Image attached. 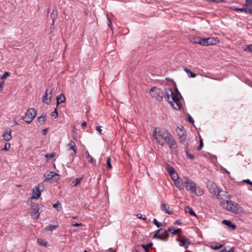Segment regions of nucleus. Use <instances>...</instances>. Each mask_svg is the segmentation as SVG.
I'll return each mask as SVG.
<instances>
[{
  "instance_id": "2",
  "label": "nucleus",
  "mask_w": 252,
  "mask_h": 252,
  "mask_svg": "<svg viewBox=\"0 0 252 252\" xmlns=\"http://www.w3.org/2000/svg\"><path fill=\"white\" fill-rule=\"evenodd\" d=\"M164 93L165 97L170 104L175 109L180 110L182 107L180 101L183 98L177 88L175 87L174 93L169 88H165Z\"/></svg>"
},
{
  "instance_id": "56",
  "label": "nucleus",
  "mask_w": 252,
  "mask_h": 252,
  "mask_svg": "<svg viewBox=\"0 0 252 252\" xmlns=\"http://www.w3.org/2000/svg\"><path fill=\"white\" fill-rule=\"evenodd\" d=\"M202 147H203V142H202V139H201V140H200V144H199V147L197 148V149H198V150H200V149H202Z\"/></svg>"
},
{
  "instance_id": "3",
  "label": "nucleus",
  "mask_w": 252,
  "mask_h": 252,
  "mask_svg": "<svg viewBox=\"0 0 252 252\" xmlns=\"http://www.w3.org/2000/svg\"><path fill=\"white\" fill-rule=\"evenodd\" d=\"M184 186L187 191L193 193L197 196H200L203 194V191L202 190L197 191L196 184L190 179L187 177H184Z\"/></svg>"
},
{
  "instance_id": "6",
  "label": "nucleus",
  "mask_w": 252,
  "mask_h": 252,
  "mask_svg": "<svg viewBox=\"0 0 252 252\" xmlns=\"http://www.w3.org/2000/svg\"><path fill=\"white\" fill-rule=\"evenodd\" d=\"M154 237L163 241H166L168 239L169 234L167 232V230L162 228H160L155 233Z\"/></svg>"
},
{
  "instance_id": "39",
  "label": "nucleus",
  "mask_w": 252,
  "mask_h": 252,
  "mask_svg": "<svg viewBox=\"0 0 252 252\" xmlns=\"http://www.w3.org/2000/svg\"><path fill=\"white\" fill-rule=\"evenodd\" d=\"M10 147V144L9 142H6L5 144V146L3 149H1L2 151H7L9 150Z\"/></svg>"
},
{
  "instance_id": "58",
  "label": "nucleus",
  "mask_w": 252,
  "mask_h": 252,
  "mask_svg": "<svg viewBox=\"0 0 252 252\" xmlns=\"http://www.w3.org/2000/svg\"><path fill=\"white\" fill-rule=\"evenodd\" d=\"M107 18H108V20H109V24H108V26H109V27L110 28H111V26H112V24L111 22L110 21V18H109V17L108 16H107Z\"/></svg>"
},
{
  "instance_id": "13",
  "label": "nucleus",
  "mask_w": 252,
  "mask_h": 252,
  "mask_svg": "<svg viewBox=\"0 0 252 252\" xmlns=\"http://www.w3.org/2000/svg\"><path fill=\"white\" fill-rule=\"evenodd\" d=\"M176 241L181 242L180 246L187 248L190 245L189 240L187 239L185 237L181 236L176 239Z\"/></svg>"
},
{
  "instance_id": "57",
  "label": "nucleus",
  "mask_w": 252,
  "mask_h": 252,
  "mask_svg": "<svg viewBox=\"0 0 252 252\" xmlns=\"http://www.w3.org/2000/svg\"><path fill=\"white\" fill-rule=\"evenodd\" d=\"M174 224L176 225H181L182 224V222L179 220H177L175 221Z\"/></svg>"
},
{
  "instance_id": "18",
  "label": "nucleus",
  "mask_w": 252,
  "mask_h": 252,
  "mask_svg": "<svg viewBox=\"0 0 252 252\" xmlns=\"http://www.w3.org/2000/svg\"><path fill=\"white\" fill-rule=\"evenodd\" d=\"M11 130L7 127L2 134V137L5 141H9L11 139Z\"/></svg>"
},
{
  "instance_id": "27",
  "label": "nucleus",
  "mask_w": 252,
  "mask_h": 252,
  "mask_svg": "<svg viewBox=\"0 0 252 252\" xmlns=\"http://www.w3.org/2000/svg\"><path fill=\"white\" fill-rule=\"evenodd\" d=\"M85 154L87 156V158L88 161L94 164L95 163V160L93 158V157L90 155L88 151L85 152Z\"/></svg>"
},
{
  "instance_id": "28",
  "label": "nucleus",
  "mask_w": 252,
  "mask_h": 252,
  "mask_svg": "<svg viewBox=\"0 0 252 252\" xmlns=\"http://www.w3.org/2000/svg\"><path fill=\"white\" fill-rule=\"evenodd\" d=\"M60 179V175L58 173L54 172L53 177L52 178V180H51L50 182H56Z\"/></svg>"
},
{
  "instance_id": "51",
  "label": "nucleus",
  "mask_w": 252,
  "mask_h": 252,
  "mask_svg": "<svg viewBox=\"0 0 252 252\" xmlns=\"http://www.w3.org/2000/svg\"><path fill=\"white\" fill-rule=\"evenodd\" d=\"M4 83L5 81L4 80H2L0 82V91H1L3 90Z\"/></svg>"
},
{
  "instance_id": "32",
  "label": "nucleus",
  "mask_w": 252,
  "mask_h": 252,
  "mask_svg": "<svg viewBox=\"0 0 252 252\" xmlns=\"http://www.w3.org/2000/svg\"><path fill=\"white\" fill-rule=\"evenodd\" d=\"M57 13H58L57 10L56 9H55L53 11V12L51 15V18L53 19V25L54 24V21H55V19H56V17L57 16Z\"/></svg>"
},
{
  "instance_id": "55",
  "label": "nucleus",
  "mask_w": 252,
  "mask_h": 252,
  "mask_svg": "<svg viewBox=\"0 0 252 252\" xmlns=\"http://www.w3.org/2000/svg\"><path fill=\"white\" fill-rule=\"evenodd\" d=\"M243 182L252 186V182H251L249 179L244 180Z\"/></svg>"
},
{
  "instance_id": "62",
  "label": "nucleus",
  "mask_w": 252,
  "mask_h": 252,
  "mask_svg": "<svg viewBox=\"0 0 252 252\" xmlns=\"http://www.w3.org/2000/svg\"><path fill=\"white\" fill-rule=\"evenodd\" d=\"M108 251L109 252H116V251L114 250L112 248H109Z\"/></svg>"
},
{
  "instance_id": "35",
  "label": "nucleus",
  "mask_w": 252,
  "mask_h": 252,
  "mask_svg": "<svg viewBox=\"0 0 252 252\" xmlns=\"http://www.w3.org/2000/svg\"><path fill=\"white\" fill-rule=\"evenodd\" d=\"M211 248L213 250H218L223 247V245L222 244H217V245H212L210 246Z\"/></svg>"
},
{
  "instance_id": "31",
  "label": "nucleus",
  "mask_w": 252,
  "mask_h": 252,
  "mask_svg": "<svg viewBox=\"0 0 252 252\" xmlns=\"http://www.w3.org/2000/svg\"><path fill=\"white\" fill-rule=\"evenodd\" d=\"M37 121L38 122L41 124H43L45 123V121H46V117L45 115H41L39 117H38V119H37Z\"/></svg>"
},
{
  "instance_id": "54",
  "label": "nucleus",
  "mask_w": 252,
  "mask_h": 252,
  "mask_svg": "<svg viewBox=\"0 0 252 252\" xmlns=\"http://www.w3.org/2000/svg\"><path fill=\"white\" fill-rule=\"evenodd\" d=\"M188 121L190 123L192 124L194 123V120L193 119H192V118L191 117L190 115H188Z\"/></svg>"
},
{
  "instance_id": "42",
  "label": "nucleus",
  "mask_w": 252,
  "mask_h": 252,
  "mask_svg": "<svg viewBox=\"0 0 252 252\" xmlns=\"http://www.w3.org/2000/svg\"><path fill=\"white\" fill-rule=\"evenodd\" d=\"M244 51L252 52V44L248 45L247 47L244 49Z\"/></svg>"
},
{
  "instance_id": "22",
  "label": "nucleus",
  "mask_w": 252,
  "mask_h": 252,
  "mask_svg": "<svg viewBox=\"0 0 252 252\" xmlns=\"http://www.w3.org/2000/svg\"><path fill=\"white\" fill-rule=\"evenodd\" d=\"M202 38L200 37H193L189 38V41L192 43L199 44L202 45Z\"/></svg>"
},
{
  "instance_id": "49",
  "label": "nucleus",
  "mask_w": 252,
  "mask_h": 252,
  "mask_svg": "<svg viewBox=\"0 0 252 252\" xmlns=\"http://www.w3.org/2000/svg\"><path fill=\"white\" fill-rule=\"evenodd\" d=\"M137 217L138 218L141 219L142 220H145L146 219V217L145 215L142 214H137Z\"/></svg>"
},
{
  "instance_id": "59",
  "label": "nucleus",
  "mask_w": 252,
  "mask_h": 252,
  "mask_svg": "<svg viewBox=\"0 0 252 252\" xmlns=\"http://www.w3.org/2000/svg\"><path fill=\"white\" fill-rule=\"evenodd\" d=\"M47 131V129H43V130H42V134L43 135H45V134H46Z\"/></svg>"
},
{
  "instance_id": "11",
  "label": "nucleus",
  "mask_w": 252,
  "mask_h": 252,
  "mask_svg": "<svg viewBox=\"0 0 252 252\" xmlns=\"http://www.w3.org/2000/svg\"><path fill=\"white\" fill-rule=\"evenodd\" d=\"M207 186L210 192L215 195H217V192L220 189L216 184L211 181L208 182Z\"/></svg>"
},
{
  "instance_id": "38",
  "label": "nucleus",
  "mask_w": 252,
  "mask_h": 252,
  "mask_svg": "<svg viewBox=\"0 0 252 252\" xmlns=\"http://www.w3.org/2000/svg\"><path fill=\"white\" fill-rule=\"evenodd\" d=\"M170 175L172 179L174 181V182L177 180V179H179V177L176 172L172 174H170Z\"/></svg>"
},
{
  "instance_id": "37",
  "label": "nucleus",
  "mask_w": 252,
  "mask_h": 252,
  "mask_svg": "<svg viewBox=\"0 0 252 252\" xmlns=\"http://www.w3.org/2000/svg\"><path fill=\"white\" fill-rule=\"evenodd\" d=\"M111 158L110 157H108L107 158V160H106V164H107V169H110L112 168V166L111 164Z\"/></svg>"
},
{
  "instance_id": "20",
  "label": "nucleus",
  "mask_w": 252,
  "mask_h": 252,
  "mask_svg": "<svg viewBox=\"0 0 252 252\" xmlns=\"http://www.w3.org/2000/svg\"><path fill=\"white\" fill-rule=\"evenodd\" d=\"M222 223V224L228 226V227H229L231 230H234L236 227V225L234 224H232L231 222L229 220H223Z\"/></svg>"
},
{
  "instance_id": "41",
  "label": "nucleus",
  "mask_w": 252,
  "mask_h": 252,
  "mask_svg": "<svg viewBox=\"0 0 252 252\" xmlns=\"http://www.w3.org/2000/svg\"><path fill=\"white\" fill-rule=\"evenodd\" d=\"M61 203L59 201H57V202L53 205V207L56 208L57 211H60L61 209L60 207Z\"/></svg>"
},
{
  "instance_id": "63",
  "label": "nucleus",
  "mask_w": 252,
  "mask_h": 252,
  "mask_svg": "<svg viewBox=\"0 0 252 252\" xmlns=\"http://www.w3.org/2000/svg\"><path fill=\"white\" fill-rule=\"evenodd\" d=\"M181 230V228L175 229L176 234L179 232Z\"/></svg>"
},
{
  "instance_id": "61",
  "label": "nucleus",
  "mask_w": 252,
  "mask_h": 252,
  "mask_svg": "<svg viewBox=\"0 0 252 252\" xmlns=\"http://www.w3.org/2000/svg\"><path fill=\"white\" fill-rule=\"evenodd\" d=\"M86 125H87V123L85 121H84L82 124V126L83 127L86 126Z\"/></svg>"
},
{
  "instance_id": "60",
  "label": "nucleus",
  "mask_w": 252,
  "mask_h": 252,
  "mask_svg": "<svg viewBox=\"0 0 252 252\" xmlns=\"http://www.w3.org/2000/svg\"><path fill=\"white\" fill-rule=\"evenodd\" d=\"M234 252V248L233 247H232L229 250L227 251V252Z\"/></svg>"
},
{
  "instance_id": "12",
  "label": "nucleus",
  "mask_w": 252,
  "mask_h": 252,
  "mask_svg": "<svg viewBox=\"0 0 252 252\" xmlns=\"http://www.w3.org/2000/svg\"><path fill=\"white\" fill-rule=\"evenodd\" d=\"M44 186L42 184H39L37 186H36L32 189V192L33 195L32 196V198L36 199H38L41 195V192L42 190H40V188H43Z\"/></svg>"
},
{
  "instance_id": "5",
  "label": "nucleus",
  "mask_w": 252,
  "mask_h": 252,
  "mask_svg": "<svg viewBox=\"0 0 252 252\" xmlns=\"http://www.w3.org/2000/svg\"><path fill=\"white\" fill-rule=\"evenodd\" d=\"M36 110L33 108H29L27 110L25 116L23 117V120L28 124L31 123L33 120V118L36 115Z\"/></svg>"
},
{
  "instance_id": "26",
  "label": "nucleus",
  "mask_w": 252,
  "mask_h": 252,
  "mask_svg": "<svg viewBox=\"0 0 252 252\" xmlns=\"http://www.w3.org/2000/svg\"><path fill=\"white\" fill-rule=\"evenodd\" d=\"M184 70L188 74L189 77L190 78H194L196 77V74L192 72L190 70L185 67Z\"/></svg>"
},
{
  "instance_id": "33",
  "label": "nucleus",
  "mask_w": 252,
  "mask_h": 252,
  "mask_svg": "<svg viewBox=\"0 0 252 252\" xmlns=\"http://www.w3.org/2000/svg\"><path fill=\"white\" fill-rule=\"evenodd\" d=\"M37 243L41 246H43L44 247H46L47 245V242H46L43 239H38L37 240Z\"/></svg>"
},
{
  "instance_id": "7",
  "label": "nucleus",
  "mask_w": 252,
  "mask_h": 252,
  "mask_svg": "<svg viewBox=\"0 0 252 252\" xmlns=\"http://www.w3.org/2000/svg\"><path fill=\"white\" fill-rule=\"evenodd\" d=\"M53 89L51 87H48L46 90L45 94L42 97V101L46 104H49L52 101V93Z\"/></svg>"
},
{
  "instance_id": "21",
  "label": "nucleus",
  "mask_w": 252,
  "mask_h": 252,
  "mask_svg": "<svg viewBox=\"0 0 252 252\" xmlns=\"http://www.w3.org/2000/svg\"><path fill=\"white\" fill-rule=\"evenodd\" d=\"M54 174V172L48 171L44 173V176L45 178L44 181L50 182L51 180H52V178L53 177Z\"/></svg>"
},
{
  "instance_id": "46",
  "label": "nucleus",
  "mask_w": 252,
  "mask_h": 252,
  "mask_svg": "<svg viewBox=\"0 0 252 252\" xmlns=\"http://www.w3.org/2000/svg\"><path fill=\"white\" fill-rule=\"evenodd\" d=\"M186 156L187 157L189 158V159L192 160L194 158V156L191 155L190 154H189L188 151H187L186 152Z\"/></svg>"
},
{
  "instance_id": "29",
  "label": "nucleus",
  "mask_w": 252,
  "mask_h": 252,
  "mask_svg": "<svg viewBox=\"0 0 252 252\" xmlns=\"http://www.w3.org/2000/svg\"><path fill=\"white\" fill-rule=\"evenodd\" d=\"M166 170L168 171V172L169 174V175L172 174L176 172V171L174 170V169L172 166H170L169 165H168L166 167Z\"/></svg>"
},
{
  "instance_id": "48",
  "label": "nucleus",
  "mask_w": 252,
  "mask_h": 252,
  "mask_svg": "<svg viewBox=\"0 0 252 252\" xmlns=\"http://www.w3.org/2000/svg\"><path fill=\"white\" fill-rule=\"evenodd\" d=\"M153 222L156 225L157 227H159L161 226V223L158 222L156 219L153 220Z\"/></svg>"
},
{
  "instance_id": "17",
  "label": "nucleus",
  "mask_w": 252,
  "mask_h": 252,
  "mask_svg": "<svg viewBox=\"0 0 252 252\" xmlns=\"http://www.w3.org/2000/svg\"><path fill=\"white\" fill-rule=\"evenodd\" d=\"M69 150H72V152L70 154V156H74L77 153V147L75 143L71 141L67 145Z\"/></svg>"
},
{
  "instance_id": "43",
  "label": "nucleus",
  "mask_w": 252,
  "mask_h": 252,
  "mask_svg": "<svg viewBox=\"0 0 252 252\" xmlns=\"http://www.w3.org/2000/svg\"><path fill=\"white\" fill-rule=\"evenodd\" d=\"M51 116L55 118H57L58 117V113L57 109V108H56L55 109V110L53 112H52Z\"/></svg>"
},
{
  "instance_id": "64",
  "label": "nucleus",
  "mask_w": 252,
  "mask_h": 252,
  "mask_svg": "<svg viewBox=\"0 0 252 252\" xmlns=\"http://www.w3.org/2000/svg\"><path fill=\"white\" fill-rule=\"evenodd\" d=\"M220 252H227V250L225 248L221 250Z\"/></svg>"
},
{
  "instance_id": "47",
  "label": "nucleus",
  "mask_w": 252,
  "mask_h": 252,
  "mask_svg": "<svg viewBox=\"0 0 252 252\" xmlns=\"http://www.w3.org/2000/svg\"><path fill=\"white\" fill-rule=\"evenodd\" d=\"M9 76V73L7 71L5 72L4 74L0 77L1 80H4L5 78Z\"/></svg>"
},
{
  "instance_id": "36",
  "label": "nucleus",
  "mask_w": 252,
  "mask_h": 252,
  "mask_svg": "<svg viewBox=\"0 0 252 252\" xmlns=\"http://www.w3.org/2000/svg\"><path fill=\"white\" fill-rule=\"evenodd\" d=\"M83 179V178L81 177V178H76L74 181H73V182L74 183V187H76L78 185H79L81 181Z\"/></svg>"
},
{
  "instance_id": "25",
  "label": "nucleus",
  "mask_w": 252,
  "mask_h": 252,
  "mask_svg": "<svg viewBox=\"0 0 252 252\" xmlns=\"http://www.w3.org/2000/svg\"><path fill=\"white\" fill-rule=\"evenodd\" d=\"M236 11H241L244 12L246 13H251L252 14V9L249 8H237L234 9Z\"/></svg>"
},
{
  "instance_id": "52",
  "label": "nucleus",
  "mask_w": 252,
  "mask_h": 252,
  "mask_svg": "<svg viewBox=\"0 0 252 252\" xmlns=\"http://www.w3.org/2000/svg\"><path fill=\"white\" fill-rule=\"evenodd\" d=\"M141 247L145 250V252H149V246H145V245L143 244L141 245Z\"/></svg>"
},
{
  "instance_id": "34",
  "label": "nucleus",
  "mask_w": 252,
  "mask_h": 252,
  "mask_svg": "<svg viewBox=\"0 0 252 252\" xmlns=\"http://www.w3.org/2000/svg\"><path fill=\"white\" fill-rule=\"evenodd\" d=\"M56 154L55 153H52L51 154H46L45 155V157L47 158V160L48 161L49 160L53 158L56 156Z\"/></svg>"
},
{
  "instance_id": "53",
  "label": "nucleus",
  "mask_w": 252,
  "mask_h": 252,
  "mask_svg": "<svg viewBox=\"0 0 252 252\" xmlns=\"http://www.w3.org/2000/svg\"><path fill=\"white\" fill-rule=\"evenodd\" d=\"M101 126H96V130L99 132V134H102V129L101 128Z\"/></svg>"
},
{
  "instance_id": "44",
  "label": "nucleus",
  "mask_w": 252,
  "mask_h": 252,
  "mask_svg": "<svg viewBox=\"0 0 252 252\" xmlns=\"http://www.w3.org/2000/svg\"><path fill=\"white\" fill-rule=\"evenodd\" d=\"M245 6H252V0H246Z\"/></svg>"
},
{
  "instance_id": "4",
  "label": "nucleus",
  "mask_w": 252,
  "mask_h": 252,
  "mask_svg": "<svg viewBox=\"0 0 252 252\" xmlns=\"http://www.w3.org/2000/svg\"><path fill=\"white\" fill-rule=\"evenodd\" d=\"M223 208L234 213H241L244 211L243 208L238 204L232 201L226 200V202H221Z\"/></svg>"
},
{
  "instance_id": "45",
  "label": "nucleus",
  "mask_w": 252,
  "mask_h": 252,
  "mask_svg": "<svg viewBox=\"0 0 252 252\" xmlns=\"http://www.w3.org/2000/svg\"><path fill=\"white\" fill-rule=\"evenodd\" d=\"M71 225L73 226L78 227L83 226V224L82 223L75 222L74 221L71 222Z\"/></svg>"
},
{
  "instance_id": "16",
  "label": "nucleus",
  "mask_w": 252,
  "mask_h": 252,
  "mask_svg": "<svg viewBox=\"0 0 252 252\" xmlns=\"http://www.w3.org/2000/svg\"><path fill=\"white\" fill-rule=\"evenodd\" d=\"M160 209L162 211H164L166 213L171 215L173 214V210L169 205L165 203H163L161 204Z\"/></svg>"
},
{
  "instance_id": "40",
  "label": "nucleus",
  "mask_w": 252,
  "mask_h": 252,
  "mask_svg": "<svg viewBox=\"0 0 252 252\" xmlns=\"http://www.w3.org/2000/svg\"><path fill=\"white\" fill-rule=\"evenodd\" d=\"M167 231L171 232L173 235L176 234L175 228L173 226L169 227L167 230Z\"/></svg>"
},
{
  "instance_id": "24",
  "label": "nucleus",
  "mask_w": 252,
  "mask_h": 252,
  "mask_svg": "<svg viewBox=\"0 0 252 252\" xmlns=\"http://www.w3.org/2000/svg\"><path fill=\"white\" fill-rule=\"evenodd\" d=\"M185 212L186 213L189 214L190 215H191L192 216H194L195 217H197V216H196L195 213L194 212L193 209L192 208H191L190 207H185Z\"/></svg>"
},
{
  "instance_id": "23",
  "label": "nucleus",
  "mask_w": 252,
  "mask_h": 252,
  "mask_svg": "<svg viewBox=\"0 0 252 252\" xmlns=\"http://www.w3.org/2000/svg\"><path fill=\"white\" fill-rule=\"evenodd\" d=\"M65 101V97L64 94H60L59 95H58L57 97V105L61 103H63Z\"/></svg>"
},
{
  "instance_id": "14",
  "label": "nucleus",
  "mask_w": 252,
  "mask_h": 252,
  "mask_svg": "<svg viewBox=\"0 0 252 252\" xmlns=\"http://www.w3.org/2000/svg\"><path fill=\"white\" fill-rule=\"evenodd\" d=\"M176 132L178 136L182 139V141L186 140V134L183 126L181 127H178L176 130Z\"/></svg>"
},
{
  "instance_id": "30",
  "label": "nucleus",
  "mask_w": 252,
  "mask_h": 252,
  "mask_svg": "<svg viewBox=\"0 0 252 252\" xmlns=\"http://www.w3.org/2000/svg\"><path fill=\"white\" fill-rule=\"evenodd\" d=\"M59 226L58 225H49L45 227V230L46 231H52L53 230L55 229Z\"/></svg>"
},
{
  "instance_id": "19",
  "label": "nucleus",
  "mask_w": 252,
  "mask_h": 252,
  "mask_svg": "<svg viewBox=\"0 0 252 252\" xmlns=\"http://www.w3.org/2000/svg\"><path fill=\"white\" fill-rule=\"evenodd\" d=\"M175 186L180 190L183 189L184 186V177L183 179L179 180L177 179L174 181Z\"/></svg>"
},
{
  "instance_id": "8",
  "label": "nucleus",
  "mask_w": 252,
  "mask_h": 252,
  "mask_svg": "<svg viewBox=\"0 0 252 252\" xmlns=\"http://www.w3.org/2000/svg\"><path fill=\"white\" fill-rule=\"evenodd\" d=\"M31 217L34 220H36L40 216L41 211H40L39 205L37 203H34L31 206Z\"/></svg>"
},
{
  "instance_id": "50",
  "label": "nucleus",
  "mask_w": 252,
  "mask_h": 252,
  "mask_svg": "<svg viewBox=\"0 0 252 252\" xmlns=\"http://www.w3.org/2000/svg\"><path fill=\"white\" fill-rule=\"evenodd\" d=\"M33 199L34 198H32V196H31V197L29 198L27 200V203L29 205H31L32 203V201Z\"/></svg>"
},
{
  "instance_id": "15",
  "label": "nucleus",
  "mask_w": 252,
  "mask_h": 252,
  "mask_svg": "<svg viewBox=\"0 0 252 252\" xmlns=\"http://www.w3.org/2000/svg\"><path fill=\"white\" fill-rule=\"evenodd\" d=\"M160 91L156 87H153L150 90V94L153 97L158 99L160 96Z\"/></svg>"
},
{
  "instance_id": "9",
  "label": "nucleus",
  "mask_w": 252,
  "mask_h": 252,
  "mask_svg": "<svg viewBox=\"0 0 252 252\" xmlns=\"http://www.w3.org/2000/svg\"><path fill=\"white\" fill-rule=\"evenodd\" d=\"M220 42L219 39L217 37H208L207 38H202V45L209 46L212 45H216Z\"/></svg>"
},
{
  "instance_id": "1",
  "label": "nucleus",
  "mask_w": 252,
  "mask_h": 252,
  "mask_svg": "<svg viewBox=\"0 0 252 252\" xmlns=\"http://www.w3.org/2000/svg\"><path fill=\"white\" fill-rule=\"evenodd\" d=\"M154 136L157 142L161 146L166 142L171 149H175L177 147L176 142L173 136L165 129L156 128L154 132Z\"/></svg>"
},
{
  "instance_id": "10",
  "label": "nucleus",
  "mask_w": 252,
  "mask_h": 252,
  "mask_svg": "<svg viewBox=\"0 0 252 252\" xmlns=\"http://www.w3.org/2000/svg\"><path fill=\"white\" fill-rule=\"evenodd\" d=\"M216 195L217 196L218 199L220 200H222L221 202H226V200H228V199L230 198V195L227 192L222 190L220 189Z\"/></svg>"
}]
</instances>
